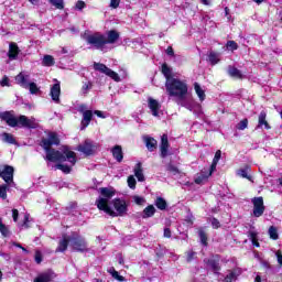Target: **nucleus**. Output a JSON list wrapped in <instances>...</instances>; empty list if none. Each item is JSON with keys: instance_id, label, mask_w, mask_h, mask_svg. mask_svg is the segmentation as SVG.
<instances>
[{"instance_id": "4", "label": "nucleus", "mask_w": 282, "mask_h": 282, "mask_svg": "<svg viewBox=\"0 0 282 282\" xmlns=\"http://www.w3.org/2000/svg\"><path fill=\"white\" fill-rule=\"evenodd\" d=\"M62 153L66 155V160L69 162L70 165L58 163L55 165V169L58 171H63V173H72V166L76 164V153L69 150L68 147H63Z\"/></svg>"}, {"instance_id": "47", "label": "nucleus", "mask_w": 282, "mask_h": 282, "mask_svg": "<svg viewBox=\"0 0 282 282\" xmlns=\"http://www.w3.org/2000/svg\"><path fill=\"white\" fill-rule=\"evenodd\" d=\"M166 171H169V173H172V175H177V173H180V170L177 169V166H175L171 163L167 164Z\"/></svg>"}, {"instance_id": "16", "label": "nucleus", "mask_w": 282, "mask_h": 282, "mask_svg": "<svg viewBox=\"0 0 282 282\" xmlns=\"http://www.w3.org/2000/svg\"><path fill=\"white\" fill-rule=\"evenodd\" d=\"M78 151L85 155L94 154V143L90 140H86L83 144L78 145Z\"/></svg>"}, {"instance_id": "3", "label": "nucleus", "mask_w": 282, "mask_h": 282, "mask_svg": "<svg viewBox=\"0 0 282 282\" xmlns=\"http://www.w3.org/2000/svg\"><path fill=\"white\" fill-rule=\"evenodd\" d=\"M165 89L169 96H174L175 98H184L188 94V85L177 78L166 80Z\"/></svg>"}, {"instance_id": "58", "label": "nucleus", "mask_w": 282, "mask_h": 282, "mask_svg": "<svg viewBox=\"0 0 282 282\" xmlns=\"http://www.w3.org/2000/svg\"><path fill=\"white\" fill-rule=\"evenodd\" d=\"M13 221H19V210L12 209Z\"/></svg>"}, {"instance_id": "49", "label": "nucleus", "mask_w": 282, "mask_h": 282, "mask_svg": "<svg viewBox=\"0 0 282 282\" xmlns=\"http://www.w3.org/2000/svg\"><path fill=\"white\" fill-rule=\"evenodd\" d=\"M239 45H237V42L235 41H228L227 42V50H231V52H235V50H238Z\"/></svg>"}, {"instance_id": "24", "label": "nucleus", "mask_w": 282, "mask_h": 282, "mask_svg": "<svg viewBox=\"0 0 282 282\" xmlns=\"http://www.w3.org/2000/svg\"><path fill=\"white\" fill-rule=\"evenodd\" d=\"M15 82L18 83V85H21V87H24L25 89H28V83H30V76L23 75V73H20L15 77Z\"/></svg>"}, {"instance_id": "53", "label": "nucleus", "mask_w": 282, "mask_h": 282, "mask_svg": "<svg viewBox=\"0 0 282 282\" xmlns=\"http://www.w3.org/2000/svg\"><path fill=\"white\" fill-rule=\"evenodd\" d=\"M121 0H110V8L113 10L118 9Z\"/></svg>"}, {"instance_id": "57", "label": "nucleus", "mask_w": 282, "mask_h": 282, "mask_svg": "<svg viewBox=\"0 0 282 282\" xmlns=\"http://www.w3.org/2000/svg\"><path fill=\"white\" fill-rule=\"evenodd\" d=\"M217 164H218L217 162L213 161L210 169L207 173H210V175H213V172H215L217 169Z\"/></svg>"}, {"instance_id": "43", "label": "nucleus", "mask_w": 282, "mask_h": 282, "mask_svg": "<svg viewBox=\"0 0 282 282\" xmlns=\"http://www.w3.org/2000/svg\"><path fill=\"white\" fill-rule=\"evenodd\" d=\"M0 198L8 199V185H0Z\"/></svg>"}, {"instance_id": "32", "label": "nucleus", "mask_w": 282, "mask_h": 282, "mask_svg": "<svg viewBox=\"0 0 282 282\" xmlns=\"http://www.w3.org/2000/svg\"><path fill=\"white\" fill-rule=\"evenodd\" d=\"M2 140L3 142H7V144H17V139H14V135L8 132L2 133Z\"/></svg>"}, {"instance_id": "22", "label": "nucleus", "mask_w": 282, "mask_h": 282, "mask_svg": "<svg viewBox=\"0 0 282 282\" xmlns=\"http://www.w3.org/2000/svg\"><path fill=\"white\" fill-rule=\"evenodd\" d=\"M112 156L117 162H122L124 160V154L122 153V147L121 145H115L111 149Z\"/></svg>"}, {"instance_id": "26", "label": "nucleus", "mask_w": 282, "mask_h": 282, "mask_svg": "<svg viewBox=\"0 0 282 282\" xmlns=\"http://www.w3.org/2000/svg\"><path fill=\"white\" fill-rule=\"evenodd\" d=\"M134 175L138 180V182H144L145 177H144V173L142 170V163H137L134 166Z\"/></svg>"}, {"instance_id": "14", "label": "nucleus", "mask_w": 282, "mask_h": 282, "mask_svg": "<svg viewBox=\"0 0 282 282\" xmlns=\"http://www.w3.org/2000/svg\"><path fill=\"white\" fill-rule=\"evenodd\" d=\"M148 106L152 112V116H154L155 118H160V109H162V105H160V102L158 100H155L153 98H149Z\"/></svg>"}, {"instance_id": "33", "label": "nucleus", "mask_w": 282, "mask_h": 282, "mask_svg": "<svg viewBox=\"0 0 282 282\" xmlns=\"http://www.w3.org/2000/svg\"><path fill=\"white\" fill-rule=\"evenodd\" d=\"M156 208H159V210H166V206H167V203L164 198L162 197H158L154 202Z\"/></svg>"}, {"instance_id": "18", "label": "nucleus", "mask_w": 282, "mask_h": 282, "mask_svg": "<svg viewBox=\"0 0 282 282\" xmlns=\"http://www.w3.org/2000/svg\"><path fill=\"white\" fill-rule=\"evenodd\" d=\"M161 158L169 156V135L163 134L161 137V144H160Z\"/></svg>"}, {"instance_id": "37", "label": "nucleus", "mask_w": 282, "mask_h": 282, "mask_svg": "<svg viewBox=\"0 0 282 282\" xmlns=\"http://www.w3.org/2000/svg\"><path fill=\"white\" fill-rule=\"evenodd\" d=\"M94 87V84L91 82H85L82 87V94L83 96H87L89 94L90 89Z\"/></svg>"}, {"instance_id": "50", "label": "nucleus", "mask_w": 282, "mask_h": 282, "mask_svg": "<svg viewBox=\"0 0 282 282\" xmlns=\"http://www.w3.org/2000/svg\"><path fill=\"white\" fill-rule=\"evenodd\" d=\"M135 184H137L135 177L133 175H130L128 177V186H129V188H132V189L135 188Z\"/></svg>"}, {"instance_id": "11", "label": "nucleus", "mask_w": 282, "mask_h": 282, "mask_svg": "<svg viewBox=\"0 0 282 282\" xmlns=\"http://www.w3.org/2000/svg\"><path fill=\"white\" fill-rule=\"evenodd\" d=\"M70 246L76 252H87V241L78 237L70 240Z\"/></svg>"}, {"instance_id": "62", "label": "nucleus", "mask_w": 282, "mask_h": 282, "mask_svg": "<svg viewBox=\"0 0 282 282\" xmlns=\"http://www.w3.org/2000/svg\"><path fill=\"white\" fill-rule=\"evenodd\" d=\"M78 111H79V113H85V112H87V106H86V105H79Z\"/></svg>"}, {"instance_id": "52", "label": "nucleus", "mask_w": 282, "mask_h": 282, "mask_svg": "<svg viewBox=\"0 0 282 282\" xmlns=\"http://www.w3.org/2000/svg\"><path fill=\"white\" fill-rule=\"evenodd\" d=\"M196 254L197 253L193 250L187 251L186 261H188V263H191V261H193V259H195Z\"/></svg>"}, {"instance_id": "60", "label": "nucleus", "mask_w": 282, "mask_h": 282, "mask_svg": "<svg viewBox=\"0 0 282 282\" xmlns=\"http://www.w3.org/2000/svg\"><path fill=\"white\" fill-rule=\"evenodd\" d=\"M167 56H175V52L173 51V46H169L166 48Z\"/></svg>"}, {"instance_id": "64", "label": "nucleus", "mask_w": 282, "mask_h": 282, "mask_svg": "<svg viewBox=\"0 0 282 282\" xmlns=\"http://www.w3.org/2000/svg\"><path fill=\"white\" fill-rule=\"evenodd\" d=\"M163 235H164V237H166L167 239H171V229H170V228H165Z\"/></svg>"}, {"instance_id": "59", "label": "nucleus", "mask_w": 282, "mask_h": 282, "mask_svg": "<svg viewBox=\"0 0 282 282\" xmlns=\"http://www.w3.org/2000/svg\"><path fill=\"white\" fill-rule=\"evenodd\" d=\"M212 226H213V228H219V226H220L219 220L217 218H213Z\"/></svg>"}, {"instance_id": "2", "label": "nucleus", "mask_w": 282, "mask_h": 282, "mask_svg": "<svg viewBox=\"0 0 282 282\" xmlns=\"http://www.w3.org/2000/svg\"><path fill=\"white\" fill-rule=\"evenodd\" d=\"M84 41H86L87 45L94 47V50H100V52H105L107 50V45H113V43L118 42L120 39V33L116 30H110L106 34L101 32H90L86 31L83 34Z\"/></svg>"}, {"instance_id": "9", "label": "nucleus", "mask_w": 282, "mask_h": 282, "mask_svg": "<svg viewBox=\"0 0 282 282\" xmlns=\"http://www.w3.org/2000/svg\"><path fill=\"white\" fill-rule=\"evenodd\" d=\"M0 177L7 183L12 184L14 181V167L10 165H4L0 167Z\"/></svg>"}, {"instance_id": "44", "label": "nucleus", "mask_w": 282, "mask_h": 282, "mask_svg": "<svg viewBox=\"0 0 282 282\" xmlns=\"http://www.w3.org/2000/svg\"><path fill=\"white\" fill-rule=\"evenodd\" d=\"M209 62L212 65H217L219 63V55L217 53H209Z\"/></svg>"}, {"instance_id": "36", "label": "nucleus", "mask_w": 282, "mask_h": 282, "mask_svg": "<svg viewBox=\"0 0 282 282\" xmlns=\"http://www.w3.org/2000/svg\"><path fill=\"white\" fill-rule=\"evenodd\" d=\"M162 74L165 76L166 80H173L174 78L171 77V68L169 67V65L163 64L162 65Z\"/></svg>"}, {"instance_id": "19", "label": "nucleus", "mask_w": 282, "mask_h": 282, "mask_svg": "<svg viewBox=\"0 0 282 282\" xmlns=\"http://www.w3.org/2000/svg\"><path fill=\"white\" fill-rule=\"evenodd\" d=\"M50 96L52 97L53 102H61V84L56 83L51 87Z\"/></svg>"}, {"instance_id": "54", "label": "nucleus", "mask_w": 282, "mask_h": 282, "mask_svg": "<svg viewBox=\"0 0 282 282\" xmlns=\"http://www.w3.org/2000/svg\"><path fill=\"white\" fill-rule=\"evenodd\" d=\"M1 87H10V79L8 77H3L0 82Z\"/></svg>"}, {"instance_id": "48", "label": "nucleus", "mask_w": 282, "mask_h": 282, "mask_svg": "<svg viewBox=\"0 0 282 282\" xmlns=\"http://www.w3.org/2000/svg\"><path fill=\"white\" fill-rule=\"evenodd\" d=\"M28 88L30 89L31 94H37L39 93V87L36 86L35 83L28 82Z\"/></svg>"}, {"instance_id": "41", "label": "nucleus", "mask_w": 282, "mask_h": 282, "mask_svg": "<svg viewBox=\"0 0 282 282\" xmlns=\"http://www.w3.org/2000/svg\"><path fill=\"white\" fill-rule=\"evenodd\" d=\"M198 236L203 246H208V236L206 235V232L204 230H199Z\"/></svg>"}, {"instance_id": "30", "label": "nucleus", "mask_w": 282, "mask_h": 282, "mask_svg": "<svg viewBox=\"0 0 282 282\" xmlns=\"http://www.w3.org/2000/svg\"><path fill=\"white\" fill-rule=\"evenodd\" d=\"M194 89H195L200 102H204V100H206V93L204 91V89H202V86H199L198 83H195Z\"/></svg>"}, {"instance_id": "12", "label": "nucleus", "mask_w": 282, "mask_h": 282, "mask_svg": "<svg viewBox=\"0 0 282 282\" xmlns=\"http://www.w3.org/2000/svg\"><path fill=\"white\" fill-rule=\"evenodd\" d=\"M53 144H56V145L61 144V140L58 139V134H56L55 132L48 133L47 139H42L43 149H51V147Z\"/></svg>"}, {"instance_id": "28", "label": "nucleus", "mask_w": 282, "mask_h": 282, "mask_svg": "<svg viewBox=\"0 0 282 282\" xmlns=\"http://www.w3.org/2000/svg\"><path fill=\"white\" fill-rule=\"evenodd\" d=\"M67 246H69V238L64 236L62 240H59L56 252H65V250H67Z\"/></svg>"}, {"instance_id": "46", "label": "nucleus", "mask_w": 282, "mask_h": 282, "mask_svg": "<svg viewBox=\"0 0 282 282\" xmlns=\"http://www.w3.org/2000/svg\"><path fill=\"white\" fill-rule=\"evenodd\" d=\"M109 272L111 273L113 279H117V281H124V278L122 275H120V273H118V271H116V269L111 268L109 270Z\"/></svg>"}, {"instance_id": "42", "label": "nucleus", "mask_w": 282, "mask_h": 282, "mask_svg": "<svg viewBox=\"0 0 282 282\" xmlns=\"http://www.w3.org/2000/svg\"><path fill=\"white\" fill-rule=\"evenodd\" d=\"M51 6L57 8V10H63L65 6L63 4V0H48Z\"/></svg>"}, {"instance_id": "31", "label": "nucleus", "mask_w": 282, "mask_h": 282, "mask_svg": "<svg viewBox=\"0 0 282 282\" xmlns=\"http://www.w3.org/2000/svg\"><path fill=\"white\" fill-rule=\"evenodd\" d=\"M210 177V173L207 172H200L196 178H195V184H204Z\"/></svg>"}, {"instance_id": "55", "label": "nucleus", "mask_w": 282, "mask_h": 282, "mask_svg": "<svg viewBox=\"0 0 282 282\" xmlns=\"http://www.w3.org/2000/svg\"><path fill=\"white\" fill-rule=\"evenodd\" d=\"M43 261V256L41 251H35V263H41Z\"/></svg>"}, {"instance_id": "39", "label": "nucleus", "mask_w": 282, "mask_h": 282, "mask_svg": "<svg viewBox=\"0 0 282 282\" xmlns=\"http://www.w3.org/2000/svg\"><path fill=\"white\" fill-rule=\"evenodd\" d=\"M250 172V166H245L243 169L238 171V175L240 177H243L245 180H250V176H248V173Z\"/></svg>"}, {"instance_id": "34", "label": "nucleus", "mask_w": 282, "mask_h": 282, "mask_svg": "<svg viewBox=\"0 0 282 282\" xmlns=\"http://www.w3.org/2000/svg\"><path fill=\"white\" fill-rule=\"evenodd\" d=\"M42 64L44 65V67H53V65L55 64L54 57L52 55H44Z\"/></svg>"}, {"instance_id": "38", "label": "nucleus", "mask_w": 282, "mask_h": 282, "mask_svg": "<svg viewBox=\"0 0 282 282\" xmlns=\"http://www.w3.org/2000/svg\"><path fill=\"white\" fill-rule=\"evenodd\" d=\"M269 237H270V239H273L274 241H276V239H279V231L276 230V227L271 226L269 228Z\"/></svg>"}, {"instance_id": "7", "label": "nucleus", "mask_w": 282, "mask_h": 282, "mask_svg": "<svg viewBox=\"0 0 282 282\" xmlns=\"http://www.w3.org/2000/svg\"><path fill=\"white\" fill-rule=\"evenodd\" d=\"M44 150L46 151V160L48 162H65L66 155L64 152L61 153V151L51 148Z\"/></svg>"}, {"instance_id": "5", "label": "nucleus", "mask_w": 282, "mask_h": 282, "mask_svg": "<svg viewBox=\"0 0 282 282\" xmlns=\"http://www.w3.org/2000/svg\"><path fill=\"white\" fill-rule=\"evenodd\" d=\"M94 69H96V72L105 74L106 76H109V78H112L115 83H120V75H118V73L113 72L111 68L107 67V65L95 63Z\"/></svg>"}, {"instance_id": "27", "label": "nucleus", "mask_w": 282, "mask_h": 282, "mask_svg": "<svg viewBox=\"0 0 282 282\" xmlns=\"http://www.w3.org/2000/svg\"><path fill=\"white\" fill-rule=\"evenodd\" d=\"M155 207L153 205H149L148 207H145L142 212V219H149L150 217H153V215H155Z\"/></svg>"}, {"instance_id": "15", "label": "nucleus", "mask_w": 282, "mask_h": 282, "mask_svg": "<svg viewBox=\"0 0 282 282\" xmlns=\"http://www.w3.org/2000/svg\"><path fill=\"white\" fill-rule=\"evenodd\" d=\"M54 279H56V273H54L52 270H47L46 272L39 274L34 279V282H50L54 281Z\"/></svg>"}, {"instance_id": "17", "label": "nucleus", "mask_w": 282, "mask_h": 282, "mask_svg": "<svg viewBox=\"0 0 282 282\" xmlns=\"http://www.w3.org/2000/svg\"><path fill=\"white\" fill-rule=\"evenodd\" d=\"M265 118H268V113L265 112V110H262L258 117L257 129H262L263 127L267 130L272 129V127H270V123H268V120Z\"/></svg>"}, {"instance_id": "10", "label": "nucleus", "mask_w": 282, "mask_h": 282, "mask_svg": "<svg viewBox=\"0 0 282 282\" xmlns=\"http://www.w3.org/2000/svg\"><path fill=\"white\" fill-rule=\"evenodd\" d=\"M0 119L7 122L9 127H19V118L14 117L12 111L0 112Z\"/></svg>"}, {"instance_id": "8", "label": "nucleus", "mask_w": 282, "mask_h": 282, "mask_svg": "<svg viewBox=\"0 0 282 282\" xmlns=\"http://www.w3.org/2000/svg\"><path fill=\"white\" fill-rule=\"evenodd\" d=\"M253 204V217H261L265 213V205H263V197H253L251 199Z\"/></svg>"}, {"instance_id": "35", "label": "nucleus", "mask_w": 282, "mask_h": 282, "mask_svg": "<svg viewBox=\"0 0 282 282\" xmlns=\"http://www.w3.org/2000/svg\"><path fill=\"white\" fill-rule=\"evenodd\" d=\"M0 232L2 237H9L10 236V229L6 224H3V219L0 218Z\"/></svg>"}, {"instance_id": "25", "label": "nucleus", "mask_w": 282, "mask_h": 282, "mask_svg": "<svg viewBox=\"0 0 282 282\" xmlns=\"http://www.w3.org/2000/svg\"><path fill=\"white\" fill-rule=\"evenodd\" d=\"M143 140L148 150L155 151L158 149V140L151 137H144Z\"/></svg>"}, {"instance_id": "61", "label": "nucleus", "mask_w": 282, "mask_h": 282, "mask_svg": "<svg viewBox=\"0 0 282 282\" xmlns=\"http://www.w3.org/2000/svg\"><path fill=\"white\" fill-rule=\"evenodd\" d=\"M83 8H85V1H77L76 9L77 10H83Z\"/></svg>"}, {"instance_id": "1", "label": "nucleus", "mask_w": 282, "mask_h": 282, "mask_svg": "<svg viewBox=\"0 0 282 282\" xmlns=\"http://www.w3.org/2000/svg\"><path fill=\"white\" fill-rule=\"evenodd\" d=\"M99 193L101 196L98 197L96 200L97 208L99 210H104L110 217H124L127 215V202L124 199L115 198L112 200V205L115 210L109 206V202H111V197L116 195V191L109 187H101L99 188Z\"/></svg>"}, {"instance_id": "45", "label": "nucleus", "mask_w": 282, "mask_h": 282, "mask_svg": "<svg viewBox=\"0 0 282 282\" xmlns=\"http://www.w3.org/2000/svg\"><path fill=\"white\" fill-rule=\"evenodd\" d=\"M236 128L239 131H243L245 129H248V119H242L237 126Z\"/></svg>"}, {"instance_id": "21", "label": "nucleus", "mask_w": 282, "mask_h": 282, "mask_svg": "<svg viewBox=\"0 0 282 282\" xmlns=\"http://www.w3.org/2000/svg\"><path fill=\"white\" fill-rule=\"evenodd\" d=\"M204 263H206L208 270H212L215 273L221 270V267H219V261L215 259H205Z\"/></svg>"}, {"instance_id": "63", "label": "nucleus", "mask_w": 282, "mask_h": 282, "mask_svg": "<svg viewBox=\"0 0 282 282\" xmlns=\"http://www.w3.org/2000/svg\"><path fill=\"white\" fill-rule=\"evenodd\" d=\"M275 256H276V259H278V263H280V265H282V252L276 251Z\"/></svg>"}, {"instance_id": "20", "label": "nucleus", "mask_w": 282, "mask_h": 282, "mask_svg": "<svg viewBox=\"0 0 282 282\" xmlns=\"http://www.w3.org/2000/svg\"><path fill=\"white\" fill-rule=\"evenodd\" d=\"M19 45L17 43L12 42L9 45V52H8V57L10 61H17V57L19 56Z\"/></svg>"}, {"instance_id": "40", "label": "nucleus", "mask_w": 282, "mask_h": 282, "mask_svg": "<svg viewBox=\"0 0 282 282\" xmlns=\"http://www.w3.org/2000/svg\"><path fill=\"white\" fill-rule=\"evenodd\" d=\"M132 199L137 204V206H144V204H147V199L142 196L134 195L132 196Z\"/></svg>"}, {"instance_id": "13", "label": "nucleus", "mask_w": 282, "mask_h": 282, "mask_svg": "<svg viewBox=\"0 0 282 282\" xmlns=\"http://www.w3.org/2000/svg\"><path fill=\"white\" fill-rule=\"evenodd\" d=\"M175 102L178 104L181 107H185V109H188L189 111H193V109H195V100H193V98L186 97V95L176 98Z\"/></svg>"}, {"instance_id": "6", "label": "nucleus", "mask_w": 282, "mask_h": 282, "mask_svg": "<svg viewBox=\"0 0 282 282\" xmlns=\"http://www.w3.org/2000/svg\"><path fill=\"white\" fill-rule=\"evenodd\" d=\"M18 124L24 129H39V121L35 118H28L23 115L18 118Z\"/></svg>"}, {"instance_id": "56", "label": "nucleus", "mask_w": 282, "mask_h": 282, "mask_svg": "<svg viewBox=\"0 0 282 282\" xmlns=\"http://www.w3.org/2000/svg\"><path fill=\"white\" fill-rule=\"evenodd\" d=\"M221 160V150L216 151L213 162L218 163Z\"/></svg>"}, {"instance_id": "51", "label": "nucleus", "mask_w": 282, "mask_h": 282, "mask_svg": "<svg viewBox=\"0 0 282 282\" xmlns=\"http://www.w3.org/2000/svg\"><path fill=\"white\" fill-rule=\"evenodd\" d=\"M249 237H250L253 246H256V248H259V241H257V234L254 231H251L249 234Z\"/></svg>"}, {"instance_id": "29", "label": "nucleus", "mask_w": 282, "mask_h": 282, "mask_svg": "<svg viewBox=\"0 0 282 282\" xmlns=\"http://www.w3.org/2000/svg\"><path fill=\"white\" fill-rule=\"evenodd\" d=\"M228 74L231 78H239L240 80L243 78V74L237 67L229 66Z\"/></svg>"}, {"instance_id": "23", "label": "nucleus", "mask_w": 282, "mask_h": 282, "mask_svg": "<svg viewBox=\"0 0 282 282\" xmlns=\"http://www.w3.org/2000/svg\"><path fill=\"white\" fill-rule=\"evenodd\" d=\"M91 118H94V112L91 110H87L83 113V120H82V130L87 129L89 127V122H91Z\"/></svg>"}]
</instances>
